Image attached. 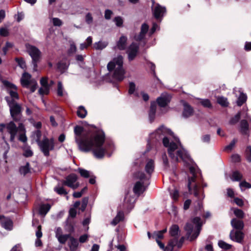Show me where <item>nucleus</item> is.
<instances>
[{
  "mask_svg": "<svg viewBox=\"0 0 251 251\" xmlns=\"http://www.w3.org/2000/svg\"><path fill=\"white\" fill-rule=\"evenodd\" d=\"M176 157L171 158L174 159L176 161H178V157L182 160H186L189 158V155L187 151L182 148H179L177 146V148L176 151L174 152Z\"/></svg>",
  "mask_w": 251,
  "mask_h": 251,
  "instance_id": "obj_12",
  "label": "nucleus"
},
{
  "mask_svg": "<svg viewBox=\"0 0 251 251\" xmlns=\"http://www.w3.org/2000/svg\"><path fill=\"white\" fill-rule=\"evenodd\" d=\"M54 191H55L58 194L60 195H66L68 194L67 191L64 189L63 186L58 185L54 188Z\"/></svg>",
  "mask_w": 251,
  "mask_h": 251,
  "instance_id": "obj_33",
  "label": "nucleus"
},
{
  "mask_svg": "<svg viewBox=\"0 0 251 251\" xmlns=\"http://www.w3.org/2000/svg\"><path fill=\"white\" fill-rule=\"evenodd\" d=\"M71 251H75L78 246V242L76 239L71 236L68 243Z\"/></svg>",
  "mask_w": 251,
  "mask_h": 251,
  "instance_id": "obj_21",
  "label": "nucleus"
},
{
  "mask_svg": "<svg viewBox=\"0 0 251 251\" xmlns=\"http://www.w3.org/2000/svg\"><path fill=\"white\" fill-rule=\"evenodd\" d=\"M30 172L29 163L27 162L26 165L22 166L20 168V172L21 174L25 175Z\"/></svg>",
  "mask_w": 251,
  "mask_h": 251,
  "instance_id": "obj_36",
  "label": "nucleus"
},
{
  "mask_svg": "<svg viewBox=\"0 0 251 251\" xmlns=\"http://www.w3.org/2000/svg\"><path fill=\"white\" fill-rule=\"evenodd\" d=\"M243 178L242 174L238 171H234L232 173L230 177L231 180L233 181H239L241 180Z\"/></svg>",
  "mask_w": 251,
  "mask_h": 251,
  "instance_id": "obj_27",
  "label": "nucleus"
},
{
  "mask_svg": "<svg viewBox=\"0 0 251 251\" xmlns=\"http://www.w3.org/2000/svg\"><path fill=\"white\" fill-rule=\"evenodd\" d=\"M57 95L58 96H63V86L61 82L59 81L57 84Z\"/></svg>",
  "mask_w": 251,
  "mask_h": 251,
  "instance_id": "obj_53",
  "label": "nucleus"
},
{
  "mask_svg": "<svg viewBox=\"0 0 251 251\" xmlns=\"http://www.w3.org/2000/svg\"><path fill=\"white\" fill-rule=\"evenodd\" d=\"M13 45L12 43L7 42L6 43L5 46L2 48V50H3L4 55H6L7 51L10 49H11L13 47Z\"/></svg>",
  "mask_w": 251,
  "mask_h": 251,
  "instance_id": "obj_50",
  "label": "nucleus"
},
{
  "mask_svg": "<svg viewBox=\"0 0 251 251\" xmlns=\"http://www.w3.org/2000/svg\"><path fill=\"white\" fill-rule=\"evenodd\" d=\"M34 134L36 137V142H37V143L38 144L40 142L42 141V140H41V137L42 135L41 131L38 129L35 131Z\"/></svg>",
  "mask_w": 251,
  "mask_h": 251,
  "instance_id": "obj_55",
  "label": "nucleus"
},
{
  "mask_svg": "<svg viewBox=\"0 0 251 251\" xmlns=\"http://www.w3.org/2000/svg\"><path fill=\"white\" fill-rule=\"evenodd\" d=\"M113 21L115 23L116 25L118 27L123 26V19L120 16H117L114 18Z\"/></svg>",
  "mask_w": 251,
  "mask_h": 251,
  "instance_id": "obj_43",
  "label": "nucleus"
},
{
  "mask_svg": "<svg viewBox=\"0 0 251 251\" xmlns=\"http://www.w3.org/2000/svg\"><path fill=\"white\" fill-rule=\"evenodd\" d=\"M162 159L163 164L165 167L168 168L169 166L168 158L166 153H164L162 155Z\"/></svg>",
  "mask_w": 251,
  "mask_h": 251,
  "instance_id": "obj_59",
  "label": "nucleus"
},
{
  "mask_svg": "<svg viewBox=\"0 0 251 251\" xmlns=\"http://www.w3.org/2000/svg\"><path fill=\"white\" fill-rule=\"evenodd\" d=\"M135 90V84L134 82H130L129 84L128 93L132 94Z\"/></svg>",
  "mask_w": 251,
  "mask_h": 251,
  "instance_id": "obj_61",
  "label": "nucleus"
},
{
  "mask_svg": "<svg viewBox=\"0 0 251 251\" xmlns=\"http://www.w3.org/2000/svg\"><path fill=\"white\" fill-rule=\"evenodd\" d=\"M8 93L10 96L5 97V100L9 107L11 116L14 121L20 122L22 117V107L21 104L16 101L17 100L19 99L17 90H8Z\"/></svg>",
  "mask_w": 251,
  "mask_h": 251,
  "instance_id": "obj_2",
  "label": "nucleus"
},
{
  "mask_svg": "<svg viewBox=\"0 0 251 251\" xmlns=\"http://www.w3.org/2000/svg\"><path fill=\"white\" fill-rule=\"evenodd\" d=\"M217 102L223 107H227L228 105V102L226 98L223 97H218L217 98Z\"/></svg>",
  "mask_w": 251,
  "mask_h": 251,
  "instance_id": "obj_34",
  "label": "nucleus"
},
{
  "mask_svg": "<svg viewBox=\"0 0 251 251\" xmlns=\"http://www.w3.org/2000/svg\"><path fill=\"white\" fill-rule=\"evenodd\" d=\"M20 121L17 127L14 121H11L9 123L6 124V128L7 132L10 134V140L13 142L15 140V136L17 134L18 131H24L25 128L24 124Z\"/></svg>",
  "mask_w": 251,
  "mask_h": 251,
  "instance_id": "obj_7",
  "label": "nucleus"
},
{
  "mask_svg": "<svg viewBox=\"0 0 251 251\" xmlns=\"http://www.w3.org/2000/svg\"><path fill=\"white\" fill-rule=\"evenodd\" d=\"M127 38L122 35L117 43L116 48L119 50H124L126 48Z\"/></svg>",
  "mask_w": 251,
  "mask_h": 251,
  "instance_id": "obj_19",
  "label": "nucleus"
},
{
  "mask_svg": "<svg viewBox=\"0 0 251 251\" xmlns=\"http://www.w3.org/2000/svg\"><path fill=\"white\" fill-rule=\"evenodd\" d=\"M68 65L65 62H60L57 64V68L62 73L67 69Z\"/></svg>",
  "mask_w": 251,
  "mask_h": 251,
  "instance_id": "obj_41",
  "label": "nucleus"
},
{
  "mask_svg": "<svg viewBox=\"0 0 251 251\" xmlns=\"http://www.w3.org/2000/svg\"><path fill=\"white\" fill-rule=\"evenodd\" d=\"M145 35L146 34L140 32L138 35L134 36V39L137 41H140L144 38Z\"/></svg>",
  "mask_w": 251,
  "mask_h": 251,
  "instance_id": "obj_64",
  "label": "nucleus"
},
{
  "mask_svg": "<svg viewBox=\"0 0 251 251\" xmlns=\"http://www.w3.org/2000/svg\"><path fill=\"white\" fill-rule=\"evenodd\" d=\"M83 128L76 126L74 129L75 141L79 149L85 152L93 150L94 155L98 158H102L106 152L102 147L105 141V134L102 130H96L93 133H82Z\"/></svg>",
  "mask_w": 251,
  "mask_h": 251,
  "instance_id": "obj_1",
  "label": "nucleus"
},
{
  "mask_svg": "<svg viewBox=\"0 0 251 251\" xmlns=\"http://www.w3.org/2000/svg\"><path fill=\"white\" fill-rule=\"evenodd\" d=\"M31 75L29 74L24 73L21 78L22 85L24 87L28 88L30 83H33L35 81L34 79H31Z\"/></svg>",
  "mask_w": 251,
  "mask_h": 251,
  "instance_id": "obj_16",
  "label": "nucleus"
},
{
  "mask_svg": "<svg viewBox=\"0 0 251 251\" xmlns=\"http://www.w3.org/2000/svg\"><path fill=\"white\" fill-rule=\"evenodd\" d=\"M237 142V140L236 139H234L231 143L229 144V145L226 146L225 148V150L227 151H231L232 149L234 148L235 143Z\"/></svg>",
  "mask_w": 251,
  "mask_h": 251,
  "instance_id": "obj_47",
  "label": "nucleus"
},
{
  "mask_svg": "<svg viewBox=\"0 0 251 251\" xmlns=\"http://www.w3.org/2000/svg\"><path fill=\"white\" fill-rule=\"evenodd\" d=\"M247 100V96L245 94L243 93H241L238 98V100L237 101V104L238 106H241Z\"/></svg>",
  "mask_w": 251,
  "mask_h": 251,
  "instance_id": "obj_32",
  "label": "nucleus"
},
{
  "mask_svg": "<svg viewBox=\"0 0 251 251\" xmlns=\"http://www.w3.org/2000/svg\"><path fill=\"white\" fill-rule=\"evenodd\" d=\"M201 218L198 217L194 218L190 223H187L184 229L187 232V234L190 236V240H195L199 235L201 226Z\"/></svg>",
  "mask_w": 251,
  "mask_h": 251,
  "instance_id": "obj_4",
  "label": "nucleus"
},
{
  "mask_svg": "<svg viewBox=\"0 0 251 251\" xmlns=\"http://www.w3.org/2000/svg\"><path fill=\"white\" fill-rule=\"evenodd\" d=\"M218 245L219 246L224 250H228L231 248L232 246L230 244H228L225 242L220 240L218 242Z\"/></svg>",
  "mask_w": 251,
  "mask_h": 251,
  "instance_id": "obj_40",
  "label": "nucleus"
},
{
  "mask_svg": "<svg viewBox=\"0 0 251 251\" xmlns=\"http://www.w3.org/2000/svg\"><path fill=\"white\" fill-rule=\"evenodd\" d=\"M2 82L4 86L7 88V91L8 90H17V86L9 81L4 80Z\"/></svg>",
  "mask_w": 251,
  "mask_h": 251,
  "instance_id": "obj_37",
  "label": "nucleus"
},
{
  "mask_svg": "<svg viewBox=\"0 0 251 251\" xmlns=\"http://www.w3.org/2000/svg\"><path fill=\"white\" fill-rule=\"evenodd\" d=\"M77 170L80 176L83 177L88 178L90 176H91L90 172L86 170L79 168Z\"/></svg>",
  "mask_w": 251,
  "mask_h": 251,
  "instance_id": "obj_35",
  "label": "nucleus"
},
{
  "mask_svg": "<svg viewBox=\"0 0 251 251\" xmlns=\"http://www.w3.org/2000/svg\"><path fill=\"white\" fill-rule=\"evenodd\" d=\"M15 61L18 63V65L22 69H24L26 67L25 62L24 58H16Z\"/></svg>",
  "mask_w": 251,
  "mask_h": 251,
  "instance_id": "obj_46",
  "label": "nucleus"
},
{
  "mask_svg": "<svg viewBox=\"0 0 251 251\" xmlns=\"http://www.w3.org/2000/svg\"><path fill=\"white\" fill-rule=\"evenodd\" d=\"M88 202V198L87 197L84 198L82 201V204L81 206V209L83 211H84L87 205Z\"/></svg>",
  "mask_w": 251,
  "mask_h": 251,
  "instance_id": "obj_58",
  "label": "nucleus"
},
{
  "mask_svg": "<svg viewBox=\"0 0 251 251\" xmlns=\"http://www.w3.org/2000/svg\"><path fill=\"white\" fill-rule=\"evenodd\" d=\"M190 171L192 174V176L188 178V188L190 194H193L195 197L198 199H200V194L201 188L196 182V176L194 173V169L190 168Z\"/></svg>",
  "mask_w": 251,
  "mask_h": 251,
  "instance_id": "obj_6",
  "label": "nucleus"
},
{
  "mask_svg": "<svg viewBox=\"0 0 251 251\" xmlns=\"http://www.w3.org/2000/svg\"><path fill=\"white\" fill-rule=\"evenodd\" d=\"M21 132V133L19 135V140L23 143H25L27 141V137L25 134V130L24 131Z\"/></svg>",
  "mask_w": 251,
  "mask_h": 251,
  "instance_id": "obj_57",
  "label": "nucleus"
},
{
  "mask_svg": "<svg viewBox=\"0 0 251 251\" xmlns=\"http://www.w3.org/2000/svg\"><path fill=\"white\" fill-rule=\"evenodd\" d=\"M52 23H53V25L54 26H60L62 24V21L59 19H58L57 18H53L52 19Z\"/></svg>",
  "mask_w": 251,
  "mask_h": 251,
  "instance_id": "obj_62",
  "label": "nucleus"
},
{
  "mask_svg": "<svg viewBox=\"0 0 251 251\" xmlns=\"http://www.w3.org/2000/svg\"><path fill=\"white\" fill-rule=\"evenodd\" d=\"M154 168V161L153 160H150L145 166V170L148 174L151 175L153 172Z\"/></svg>",
  "mask_w": 251,
  "mask_h": 251,
  "instance_id": "obj_23",
  "label": "nucleus"
},
{
  "mask_svg": "<svg viewBox=\"0 0 251 251\" xmlns=\"http://www.w3.org/2000/svg\"><path fill=\"white\" fill-rule=\"evenodd\" d=\"M113 14V12L111 10L106 9L104 12V18L106 20H109L111 19V16Z\"/></svg>",
  "mask_w": 251,
  "mask_h": 251,
  "instance_id": "obj_63",
  "label": "nucleus"
},
{
  "mask_svg": "<svg viewBox=\"0 0 251 251\" xmlns=\"http://www.w3.org/2000/svg\"><path fill=\"white\" fill-rule=\"evenodd\" d=\"M124 215L123 212H119L117 215V216L115 217V218L111 222V224L116 226L118 224L120 221H122L124 219Z\"/></svg>",
  "mask_w": 251,
  "mask_h": 251,
  "instance_id": "obj_26",
  "label": "nucleus"
},
{
  "mask_svg": "<svg viewBox=\"0 0 251 251\" xmlns=\"http://www.w3.org/2000/svg\"><path fill=\"white\" fill-rule=\"evenodd\" d=\"M25 48L27 52L29 54L32 58L34 70L36 71L37 63L40 60L42 53L37 47L29 44H25Z\"/></svg>",
  "mask_w": 251,
  "mask_h": 251,
  "instance_id": "obj_5",
  "label": "nucleus"
},
{
  "mask_svg": "<svg viewBox=\"0 0 251 251\" xmlns=\"http://www.w3.org/2000/svg\"><path fill=\"white\" fill-rule=\"evenodd\" d=\"M107 44L105 43L101 42H99L98 43H96L94 44V48L96 50H102L103 49L105 48Z\"/></svg>",
  "mask_w": 251,
  "mask_h": 251,
  "instance_id": "obj_48",
  "label": "nucleus"
},
{
  "mask_svg": "<svg viewBox=\"0 0 251 251\" xmlns=\"http://www.w3.org/2000/svg\"><path fill=\"white\" fill-rule=\"evenodd\" d=\"M231 225L237 230H242L244 226L243 221L236 218L233 219L231 220Z\"/></svg>",
  "mask_w": 251,
  "mask_h": 251,
  "instance_id": "obj_20",
  "label": "nucleus"
},
{
  "mask_svg": "<svg viewBox=\"0 0 251 251\" xmlns=\"http://www.w3.org/2000/svg\"><path fill=\"white\" fill-rule=\"evenodd\" d=\"M32 151L29 148L25 149L24 150L23 155L26 157H31L33 155Z\"/></svg>",
  "mask_w": 251,
  "mask_h": 251,
  "instance_id": "obj_56",
  "label": "nucleus"
},
{
  "mask_svg": "<svg viewBox=\"0 0 251 251\" xmlns=\"http://www.w3.org/2000/svg\"><path fill=\"white\" fill-rule=\"evenodd\" d=\"M179 231L178 226L177 225H174L170 227L169 233L172 237H177Z\"/></svg>",
  "mask_w": 251,
  "mask_h": 251,
  "instance_id": "obj_28",
  "label": "nucleus"
},
{
  "mask_svg": "<svg viewBox=\"0 0 251 251\" xmlns=\"http://www.w3.org/2000/svg\"><path fill=\"white\" fill-rule=\"evenodd\" d=\"M77 176L75 174H71L65 177V179L62 181L63 185L67 186L73 189H75L79 186V183L76 182Z\"/></svg>",
  "mask_w": 251,
  "mask_h": 251,
  "instance_id": "obj_9",
  "label": "nucleus"
},
{
  "mask_svg": "<svg viewBox=\"0 0 251 251\" xmlns=\"http://www.w3.org/2000/svg\"><path fill=\"white\" fill-rule=\"evenodd\" d=\"M0 223L3 227L7 230H11L13 227V222L8 217L2 218L0 220Z\"/></svg>",
  "mask_w": 251,
  "mask_h": 251,
  "instance_id": "obj_18",
  "label": "nucleus"
},
{
  "mask_svg": "<svg viewBox=\"0 0 251 251\" xmlns=\"http://www.w3.org/2000/svg\"><path fill=\"white\" fill-rule=\"evenodd\" d=\"M123 57L119 55L109 62L107 66V69L110 72L115 69L113 77L119 81H122L124 78L125 71L123 68Z\"/></svg>",
  "mask_w": 251,
  "mask_h": 251,
  "instance_id": "obj_3",
  "label": "nucleus"
},
{
  "mask_svg": "<svg viewBox=\"0 0 251 251\" xmlns=\"http://www.w3.org/2000/svg\"><path fill=\"white\" fill-rule=\"evenodd\" d=\"M241 117V113L240 112H238L234 117L231 118L229 123L230 125H235L236 124L240 119Z\"/></svg>",
  "mask_w": 251,
  "mask_h": 251,
  "instance_id": "obj_39",
  "label": "nucleus"
},
{
  "mask_svg": "<svg viewBox=\"0 0 251 251\" xmlns=\"http://www.w3.org/2000/svg\"><path fill=\"white\" fill-rule=\"evenodd\" d=\"M50 208V204H45L42 205L39 209V213L41 215H45Z\"/></svg>",
  "mask_w": 251,
  "mask_h": 251,
  "instance_id": "obj_31",
  "label": "nucleus"
},
{
  "mask_svg": "<svg viewBox=\"0 0 251 251\" xmlns=\"http://www.w3.org/2000/svg\"><path fill=\"white\" fill-rule=\"evenodd\" d=\"M93 20L92 14L90 13H88L85 16V21L88 24L92 23Z\"/></svg>",
  "mask_w": 251,
  "mask_h": 251,
  "instance_id": "obj_60",
  "label": "nucleus"
},
{
  "mask_svg": "<svg viewBox=\"0 0 251 251\" xmlns=\"http://www.w3.org/2000/svg\"><path fill=\"white\" fill-rule=\"evenodd\" d=\"M165 12L166 8L164 7L161 6L158 3L156 4V6L153 9V15L156 19L161 18Z\"/></svg>",
  "mask_w": 251,
  "mask_h": 251,
  "instance_id": "obj_17",
  "label": "nucleus"
},
{
  "mask_svg": "<svg viewBox=\"0 0 251 251\" xmlns=\"http://www.w3.org/2000/svg\"><path fill=\"white\" fill-rule=\"evenodd\" d=\"M41 151L46 156L50 155V151L54 149V143L52 139H49L47 137H44L42 141L37 144Z\"/></svg>",
  "mask_w": 251,
  "mask_h": 251,
  "instance_id": "obj_8",
  "label": "nucleus"
},
{
  "mask_svg": "<svg viewBox=\"0 0 251 251\" xmlns=\"http://www.w3.org/2000/svg\"><path fill=\"white\" fill-rule=\"evenodd\" d=\"M171 97L168 94H163L156 99L158 105L161 107L166 106L170 102Z\"/></svg>",
  "mask_w": 251,
  "mask_h": 251,
  "instance_id": "obj_13",
  "label": "nucleus"
},
{
  "mask_svg": "<svg viewBox=\"0 0 251 251\" xmlns=\"http://www.w3.org/2000/svg\"><path fill=\"white\" fill-rule=\"evenodd\" d=\"M246 155L247 160L251 162V146H248L246 150Z\"/></svg>",
  "mask_w": 251,
  "mask_h": 251,
  "instance_id": "obj_52",
  "label": "nucleus"
},
{
  "mask_svg": "<svg viewBox=\"0 0 251 251\" xmlns=\"http://www.w3.org/2000/svg\"><path fill=\"white\" fill-rule=\"evenodd\" d=\"M40 83L43 87H45L46 92H48V87H50V86L48 82V78L42 77L40 80Z\"/></svg>",
  "mask_w": 251,
  "mask_h": 251,
  "instance_id": "obj_45",
  "label": "nucleus"
},
{
  "mask_svg": "<svg viewBox=\"0 0 251 251\" xmlns=\"http://www.w3.org/2000/svg\"><path fill=\"white\" fill-rule=\"evenodd\" d=\"M173 238L170 240L169 242V244L172 246L173 248L175 246H177L178 247V237H173Z\"/></svg>",
  "mask_w": 251,
  "mask_h": 251,
  "instance_id": "obj_49",
  "label": "nucleus"
},
{
  "mask_svg": "<svg viewBox=\"0 0 251 251\" xmlns=\"http://www.w3.org/2000/svg\"><path fill=\"white\" fill-rule=\"evenodd\" d=\"M241 132L242 134H247L249 129V124L246 120H242L240 122Z\"/></svg>",
  "mask_w": 251,
  "mask_h": 251,
  "instance_id": "obj_24",
  "label": "nucleus"
},
{
  "mask_svg": "<svg viewBox=\"0 0 251 251\" xmlns=\"http://www.w3.org/2000/svg\"><path fill=\"white\" fill-rule=\"evenodd\" d=\"M87 111L83 106H80L78 107V109L77 110V115L78 117L80 118H84L87 115Z\"/></svg>",
  "mask_w": 251,
  "mask_h": 251,
  "instance_id": "obj_29",
  "label": "nucleus"
},
{
  "mask_svg": "<svg viewBox=\"0 0 251 251\" xmlns=\"http://www.w3.org/2000/svg\"><path fill=\"white\" fill-rule=\"evenodd\" d=\"M143 184L140 181H137L133 187V190L135 194L140 195L142 193V189Z\"/></svg>",
  "mask_w": 251,
  "mask_h": 251,
  "instance_id": "obj_30",
  "label": "nucleus"
},
{
  "mask_svg": "<svg viewBox=\"0 0 251 251\" xmlns=\"http://www.w3.org/2000/svg\"><path fill=\"white\" fill-rule=\"evenodd\" d=\"M164 236L159 231H155L152 234V239H155L156 241H159L163 238Z\"/></svg>",
  "mask_w": 251,
  "mask_h": 251,
  "instance_id": "obj_42",
  "label": "nucleus"
},
{
  "mask_svg": "<svg viewBox=\"0 0 251 251\" xmlns=\"http://www.w3.org/2000/svg\"><path fill=\"white\" fill-rule=\"evenodd\" d=\"M134 177L140 180L144 179L146 178L145 174L142 172H138L134 174Z\"/></svg>",
  "mask_w": 251,
  "mask_h": 251,
  "instance_id": "obj_51",
  "label": "nucleus"
},
{
  "mask_svg": "<svg viewBox=\"0 0 251 251\" xmlns=\"http://www.w3.org/2000/svg\"><path fill=\"white\" fill-rule=\"evenodd\" d=\"M139 49V45L136 43H132L130 45L126 51L129 61L134 59L138 54Z\"/></svg>",
  "mask_w": 251,
  "mask_h": 251,
  "instance_id": "obj_11",
  "label": "nucleus"
},
{
  "mask_svg": "<svg viewBox=\"0 0 251 251\" xmlns=\"http://www.w3.org/2000/svg\"><path fill=\"white\" fill-rule=\"evenodd\" d=\"M181 102L183 106V110L182 112L183 117L187 118L192 116L194 114V109L193 107L184 100H181Z\"/></svg>",
  "mask_w": 251,
  "mask_h": 251,
  "instance_id": "obj_14",
  "label": "nucleus"
},
{
  "mask_svg": "<svg viewBox=\"0 0 251 251\" xmlns=\"http://www.w3.org/2000/svg\"><path fill=\"white\" fill-rule=\"evenodd\" d=\"M134 200L133 197L126 195L125 199V204H126L127 208L131 209L134 206Z\"/></svg>",
  "mask_w": 251,
  "mask_h": 251,
  "instance_id": "obj_25",
  "label": "nucleus"
},
{
  "mask_svg": "<svg viewBox=\"0 0 251 251\" xmlns=\"http://www.w3.org/2000/svg\"><path fill=\"white\" fill-rule=\"evenodd\" d=\"M163 144L165 147L168 148V152L171 158L176 157L174 152L177 148V144L173 142L170 143L167 137H164L163 139Z\"/></svg>",
  "mask_w": 251,
  "mask_h": 251,
  "instance_id": "obj_10",
  "label": "nucleus"
},
{
  "mask_svg": "<svg viewBox=\"0 0 251 251\" xmlns=\"http://www.w3.org/2000/svg\"><path fill=\"white\" fill-rule=\"evenodd\" d=\"M234 213L235 215V216L239 218H243L244 216V213L243 211L239 209H236L234 211Z\"/></svg>",
  "mask_w": 251,
  "mask_h": 251,
  "instance_id": "obj_54",
  "label": "nucleus"
},
{
  "mask_svg": "<svg viewBox=\"0 0 251 251\" xmlns=\"http://www.w3.org/2000/svg\"><path fill=\"white\" fill-rule=\"evenodd\" d=\"M156 109V103L155 101L151 102V106L149 110V117L151 119L153 120L155 117Z\"/></svg>",
  "mask_w": 251,
  "mask_h": 251,
  "instance_id": "obj_22",
  "label": "nucleus"
},
{
  "mask_svg": "<svg viewBox=\"0 0 251 251\" xmlns=\"http://www.w3.org/2000/svg\"><path fill=\"white\" fill-rule=\"evenodd\" d=\"M200 103L204 107L211 108L212 104L210 101L208 99H203L200 101Z\"/></svg>",
  "mask_w": 251,
  "mask_h": 251,
  "instance_id": "obj_44",
  "label": "nucleus"
},
{
  "mask_svg": "<svg viewBox=\"0 0 251 251\" xmlns=\"http://www.w3.org/2000/svg\"><path fill=\"white\" fill-rule=\"evenodd\" d=\"M230 238L238 243H241L244 239V233L241 230H232L230 233Z\"/></svg>",
  "mask_w": 251,
  "mask_h": 251,
  "instance_id": "obj_15",
  "label": "nucleus"
},
{
  "mask_svg": "<svg viewBox=\"0 0 251 251\" xmlns=\"http://www.w3.org/2000/svg\"><path fill=\"white\" fill-rule=\"evenodd\" d=\"M71 235L68 234H63L57 238L59 242L61 244H64L68 239H69L71 237Z\"/></svg>",
  "mask_w": 251,
  "mask_h": 251,
  "instance_id": "obj_38",
  "label": "nucleus"
}]
</instances>
